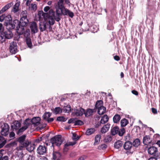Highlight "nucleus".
Segmentation results:
<instances>
[{
    "instance_id": "18",
    "label": "nucleus",
    "mask_w": 160,
    "mask_h": 160,
    "mask_svg": "<svg viewBox=\"0 0 160 160\" xmlns=\"http://www.w3.org/2000/svg\"><path fill=\"white\" fill-rule=\"evenodd\" d=\"M152 141V139L149 136L146 135L143 138V142L144 145H148L151 143Z\"/></svg>"
},
{
    "instance_id": "57",
    "label": "nucleus",
    "mask_w": 160,
    "mask_h": 160,
    "mask_svg": "<svg viewBox=\"0 0 160 160\" xmlns=\"http://www.w3.org/2000/svg\"><path fill=\"white\" fill-rule=\"evenodd\" d=\"M87 158V157L86 156L83 155L80 157L78 160H84Z\"/></svg>"
},
{
    "instance_id": "17",
    "label": "nucleus",
    "mask_w": 160,
    "mask_h": 160,
    "mask_svg": "<svg viewBox=\"0 0 160 160\" xmlns=\"http://www.w3.org/2000/svg\"><path fill=\"white\" fill-rule=\"evenodd\" d=\"M48 26L49 24L47 22L46 23L41 22L39 24V28L41 31L43 32L46 30L47 27H49Z\"/></svg>"
},
{
    "instance_id": "25",
    "label": "nucleus",
    "mask_w": 160,
    "mask_h": 160,
    "mask_svg": "<svg viewBox=\"0 0 160 160\" xmlns=\"http://www.w3.org/2000/svg\"><path fill=\"white\" fill-rule=\"evenodd\" d=\"M12 5V3H8L0 11V13H2L3 12H5L6 10L9 9L10 7H11Z\"/></svg>"
},
{
    "instance_id": "7",
    "label": "nucleus",
    "mask_w": 160,
    "mask_h": 160,
    "mask_svg": "<svg viewBox=\"0 0 160 160\" xmlns=\"http://www.w3.org/2000/svg\"><path fill=\"white\" fill-rule=\"evenodd\" d=\"M1 133L2 136H5L7 135L8 133L9 128V126L6 123H4L1 126Z\"/></svg>"
},
{
    "instance_id": "58",
    "label": "nucleus",
    "mask_w": 160,
    "mask_h": 160,
    "mask_svg": "<svg viewBox=\"0 0 160 160\" xmlns=\"http://www.w3.org/2000/svg\"><path fill=\"white\" fill-rule=\"evenodd\" d=\"M67 144H68V146H72L74 145L75 144V142H67L66 143Z\"/></svg>"
},
{
    "instance_id": "20",
    "label": "nucleus",
    "mask_w": 160,
    "mask_h": 160,
    "mask_svg": "<svg viewBox=\"0 0 160 160\" xmlns=\"http://www.w3.org/2000/svg\"><path fill=\"white\" fill-rule=\"evenodd\" d=\"M110 125L109 124H107L103 126L101 128L100 132L102 134L105 133L109 130Z\"/></svg>"
},
{
    "instance_id": "44",
    "label": "nucleus",
    "mask_w": 160,
    "mask_h": 160,
    "mask_svg": "<svg viewBox=\"0 0 160 160\" xmlns=\"http://www.w3.org/2000/svg\"><path fill=\"white\" fill-rule=\"evenodd\" d=\"M103 102L102 100L98 101L96 103L95 107L96 108H99L100 107H103L102 106Z\"/></svg>"
},
{
    "instance_id": "27",
    "label": "nucleus",
    "mask_w": 160,
    "mask_h": 160,
    "mask_svg": "<svg viewBox=\"0 0 160 160\" xmlns=\"http://www.w3.org/2000/svg\"><path fill=\"white\" fill-rule=\"evenodd\" d=\"M97 108L98 109V113L99 115H102L106 111V108L104 106L100 107Z\"/></svg>"
},
{
    "instance_id": "33",
    "label": "nucleus",
    "mask_w": 160,
    "mask_h": 160,
    "mask_svg": "<svg viewBox=\"0 0 160 160\" xmlns=\"http://www.w3.org/2000/svg\"><path fill=\"white\" fill-rule=\"evenodd\" d=\"M128 123V121L127 119L123 118L121 121V126L122 128L125 127Z\"/></svg>"
},
{
    "instance_id": "48",
    "label": "nucleus",
    "mask_w": 160,
    "mask_h": 160,
    "mask_svg": "<svg viewBox=\"0 0 160 160\" xmlns=\"http://www.w3.org/2000/svg\"><path fill=\"white\" fill-rule=\"evenodd\" d=\"M27 12L26 11H22L21 16V18H27Z\"/></svg>"
},
{
    "instance_id": "59",
    "label": "nucleus",
    "mask_w": 160,
    "mask_h": 160,
    "mask_svg": "<svg viewBox=\"0 0 160 160\" xmlns=\"http://www.w3.org/2000/svg\"><path fill=\"white\" fill-rule=\"evenodd\" d=\"M15 136L14 133L13 132H11L9 135V136L10 138H13Z\"/></svg>"
},
{
    "instance_id": "49",
    "label": "nucleus",
    "mask_w": 160,
    "mask_h": 160,
    "mask_svg": "<svg viewBox=\"0 0 160 160\" xmlns=\"http://www.w3.org/2000/svg\"><path fill=\"white\" fill-rule=\"evenodd\" d=\"M67 120V119L63 116L58 117L57 118V120L59 121L65 122Z\"/></svg>"
},
{
    "instance_id": "19",
    "label": "nucleus",
    "mask_w": 160,
    "mask_h": 160,
    "mask_svg": "<svg viewBox=\"0 0 160 160\" xmlns=\"http://www.w3.org/2000/svg\"><path fill=\"white\" fill-rule=\"evenodd\" d=\"M19 24L23 27L27 26L28 23V20L27 18H21L20 21L19 22Z\"/></svg>"
},
{
    "instance_id": "29",
    "label": "nucleus",
    "mask_w": 160,
    "mask_h": 160,
    "mask_svg": "<svg viewBox=\"0 0 160 160\" xmlns=\"http://www.w3.org/2000/svg\"><path fill=\"white\" fill-rule=\"evenodd\" d=\"M6 142V140L2 136H0V148H2Z\"/></svg>"
},
{
    "instance_id": "37",
    "label": "nucleus",
    "mask_w": 160,
    "mask_h": 160,
    "mask_svg": "<svg viewBox=\"0 0 160 160\" xmlns=\"http://www.w3.org/2000/svg\"><path fill=\"white\" fill-rule=\"evenodd\" d=\"M95 132V130L93 128H91L88 129L86 132V134L87 135H90L93 133Z\"/></svg>"
},
{
    "instance_id": "8",
    "label": "nucleus",
    "mask_w": 160,
    "mask_h": 160,
    "mask_svg": "<svg viewBox=\"0 0 160 160\" xmlns=\"http://www.w3.org/2000/svg\"><path fill=\"white\" fill-rule=\"evenodd\" d=\"M85 113V110L81 108H76V109L74 110L73 113L76 116H82Z\"/></svg>"
},
{
    "instance_id": "35",
    "label": "nucleus",
    "mask_w": 160,
    "mask_h": 160,
    "mask_svg": "<svg viewBox=\"0 0 160 160\" xmlns=\"http://www.w3.org/2000/svg\"><path fill=\"white\" fill-rule=\"evenodd\" d=\"M121 117L120 115L116 114L113 117V121L114 123H117L120 119Z\"/></svg>"
},
{
    "instance_id": "43",
    "label": "nucleus",
    "mask_w": 160,
    "mask_h": 160,
    "mask_svg": "<svg viewBox=\"0 0 160 160\" xmlns=\"http://www.w3.org/2000/svg\"><path fill=\"white\" fill-rule=\"evenodd\" d=\"M9 15H7L6 17L5 16V15L4 14H2L1 16H0V22H2L3 21L4 19H5L6 21L4 23V24L5 25V22H7L8 20V18H7V16Z\"/></svg>"
},
{
    "instance_id": "28",
    "label": "nucleus",
    "mask_w": 160,
    "mask_h": 160,
    "mask_svg": "<svg viewBox=\"0 0 160 160\" xmlns=\"http://www.w3.org/2000/svg\"><path fill=\"white\" fill-rule=\"evenodd\" d=\"M119 128L118 127H114L112 128L111 131V134L114 136L117 134Z\"/></svg>"
},
{
    "instance_id": "14",
    "label": "nucleus",
    "mask_w": 160,
    "mask_h": 160,
    "mask_svg": "<svg viewBox=\"0 0 160 160\" xmlns=\"http://www.w3.org/2000/svg\"><path fill=\"white\" fill-rule=\"evenodd\" d=\"M46 152V148L45 146L40 145L37 149V153L40 155H43Z\"/></svg>"
},
{
    "instance_id": "11",
    "label": "nucleus",
    "mask_w": 160,
    "mask_h": 160,
    "mask_svg": "<svg viewBox=\"0 0 160 160\" xmlns=\"http://www.w3.org/2000/svg\"><path fill=\"white\" fill-rule=\"evenodd\" d=\"M21 123L18 121H15L13 122V125L11 126V127L13 131H17L21 128Z\"/></svg>"
},
{
    "instance_id": "55",
    "label": "nucleus",
    "mask_w": 160,
    "mask_h": 160,
    "mask_svg": "<svg viewBox=\"0 0 160 160\" xmlns=\"http://www.w3.org/2000/svg\"><path fill=\"white\" fill-rule=\"evenodd\" d=\"M152 112L154 114H157L158 113L157 110L154 108H151Z\"/></svg>"
},
{
    "instance_id": "4",
    "label": "nucleus",
    "mask_w": 160,
    "mask_h": 160,
    "mask_svg": "<svg viewBox=\"0 0 160 160\" xmlns=\"http://www.w3.org/2000/svg\"><path fill=\"white\" fill-rule=\"evenodd\" d=\"M31 119L29 118L26 119L23 122V126L17 131L16 132V134L18 135H21L28 128L31 126Z\"/></svg>"
},
{
    "instance_id": "60",
    "label": "nucleus",
    "mask_w": 160,
    "mask_h": 160,
    "mask_svg": "<svg viewBox=\"0 0 160 160\" xmlns=\"http://www.w3.org/2000/svg\"><path fill=\"white\" fill-rule=\"evenodd\" d=\"M132 92L133 94L137 96L138 95V92L136 90H132Z\"/></svg>"
},
{
    "instance_id": "56",
    "label": "nucleus",
    "mask_w": 160,
    "mask_h": 160,
    "mask_svg": "<svg viewBox=\"0 0 160 160\" xmlns=\"http://www.w3.org/2000/svg\"><path fill=\"white\" fill-rule=\"evenodd\" d=\"M0 160H8V158L7 156H3Z\"/></svg>"
},
{
    "instance_id": "51",
    "label": "nucleus",
    "mask_w": 160,
    "mask_h": 160,
    "mask_svg": "<svg viewBox=\"0 0 160 160\" xmlns=\"http://www.w3.org/2000/svg\"><path fill=\"white\" fill-rule=\"evenodd\" d=\"M69 146H68V144L66 143L64 145V147L63 149V152L64 153H66L68 151V150L69 148L68 147Z\"/></svg>"
},
{
    "instance_id": "24",
    "label": "nucleus",
    "mask_w": 160,
    "mask_h": 160,
    "mask_svg": "<svg viewBox=\"0 0 160 160\" xmlns=\"http://www.w3.org/2000/svg\"><path fill=\"white\" fill-rule=\"evenodd\" d=\"M38 15L39 18H44V19H47V16L48 15V13H44L42 11H39Z\"/></svg>"
},
{
    "instance_id": "46",
    "label": "nucleus",
    "mask_w": 160,
    "mask_h": 160,
    "mask_svg": "<svg viewBox=\"0 0 160 160\" xmlns=\"http://www.w3.org/2000/svg\"><path fill=\"white\" fill-rule=\"evenodd\" d=\"M107 147V145L105 144H103L99 145L98 147V149L100 150H104Z\"/></svg>"
},
{
    "instance_id": "34",
    "label": "nucleus",
    "mask_w": 160,
    "mask_h": 160,
    "mask_svg": "<svg viewBox=\"0 0 160 160\" xmlns=\"http://www.w3.org/2000/svg\"><path fill=\"white\" fill-rule=\"evenodd\" d=\"M93 112V110L91 109H88L87 110L86 112L85 111L84 114L86 117H88L91 115Z\"/></svg>"
},
{
    "instance_id": "26",
    "label": "nucleus",
    "mask_w": 160,
    "mask_h": 160,
    "mask_svg": "<svg viewBox=\"0 0 160 160\" xmlns=\"http://www.w3.org/2000/svg\"><path fill=\"white\" fill-rule=\"evenodd\" d=\"M112 137L111 135H106L104 137V142L106 143H109L112 141Z\"/></svg>"
},
{
    "instance_id": "52",
    "label": "nucleus",
    "mask_w": 160,
    "mask_h": 160,
    "mask_svg": "<svg viewBox=\"0 0 160 160\" xmlns=\"http://www.w3.org/2000/svg\"><path fill=\"white\" fill-rule=\"evenodd\" d=\"M79 137L77 136V135L73 133L72 134V139L73 140H78L79 139Z\"/></svg>"
},
{
    "instance_id": "2",
    "label": "nucleus",
    "mask_w": 160,
    "mask_h": 160,
    "mask_svg": "<svg viewBox=\"0 0 160 160\" xmlns=\"http://www.w3.org/2000/svg\"><path fill=\"white\" fill-rule=\"evenodd\" d=\"M7 18H8V20L7 22H5V25L7 27H8V28L10 29H13L15 27H16V31L19 35L22 34L24 32V27L21 26L19 24L18 20H14L12 23V18L10 15H8Z\"/></svg>"
},
{
    "instance_id": "38",
    "label": "nucleus",
    "mask_w": 160,
    "mask_h": 160,
    "mask_svg": "<svg viewBox=\"0 0 160 160\" xmlns=\"http://www.w3.org/2000/svg\"><path fill=\"white\" fill-rule=\"evenodd\" d=\"M63 112H69L71 111V107L70 105H68L67 106L64 107L63 109Z\"/></svg>"
},
{
    "instance_id": "39",
    "label": "nucleus",
    "mask_w": 160,
    "mask_h": 160,
    "mask_svg": "<svg viewBox=\"0 0 160 160\" xmlns=\"http://www.w3.org/2000/svg\"><path fill=\"white\" fill-rule=\"evenodd\" d=\"M125 132V128H122L120 129H119L118 132V135L120 136H122Z\"/></svg>"
},
{
    "instance_id": "30",
    "label": "nucleus",
    "mask_w": 160,
    "mask_h": 160,
    "mask_svg": "<svg viewBox=\"0 0 160 160\" xmlns=\"http://www.w3.org/2000/svg\"><path fill=\"white\" fill-rule=\"evenodd\" d=\"M123 145V143L122 141L120 140L117 141L114 143V147L117 149H118L121 147Z\"/></svg>"
},
{
    "instance_id": "21",
    "label": "nucleus",
    "mask_w": 160,
    "mask_h": 160,
    "mask_svg": "<svg viewBox=\"0 0 160 160\" xmlns=\"http://www.w3.org/2000/svg\"><path fill=\"white\" fill-rule=\"evenodd\" d=\"M61 155L58 152H54L53 153V158L54 160H60Z\"/></svg>"
},
{
    "instance_id": "47",
    "label": "nucleus",
    "mask_w": 160,
    "mask_h": 160,
    "mask_svg": "<svg viewBox=\"0 0 160 160\" xmlns=\"http://www.w3.org/2000/svg\"><path fill=\"white\" fill-rule=\"evenodd\" d=\"M62 112V109L60 107L56 108L54 110V112L56 114H57Z\"/></svg>"
},
{
    "instance_id": "13",
    "label": "nucleus",
    "mask_w": 160,
    "mask_h": 160,
    "mask_svg": "<svg viewBox=\"0 0 160 160\" xmlns=\"http://www.w3.org/2000/svg\"><path fill=\"white\" fill-rule=\"evenodd\" d=\"M26 145H24L23 147H26L27 150L29 152L32 151L35 148V144L33 143L29 142L28 141Z\"/></svg>"
},
{
    "instance_id": "9",
    "label": "nucleus",
    "mask_w": 160,
    "mask_h": 160,
    "mask_svg": "<svg viewBox=\"0 0 160 160\" xmlns=\"http://www.w3.org/2000/svg\"><path fill=\"white\" fill-rule=\"evenodd\" d=\"M9 49L11 53L13 54L16 53L18 51L16 43L14 42L11 43L10 44Z\"/></svg>"
},
{
    "instance_id": "32",
    "label": "nucleus",
    "mask_w": 160,
    "mask_h": 160,
    "mask_svg": "<svg viewBox=\"0 0 160 160\" xmlns=\"http://www.w3.org/2000/svg\"><path fill=\"white\" fill-rule=\"evenodd\" d=\"M140 144V140L138 138L135 139L134 140L132 143L134 147H138Z\"/></svg>"
},
{
    "instance_id": "23",
    "label": "nucleus",
    "mask_w": 160,
    "mask_h": 160,
    "mask_svg": "<svg viewBox=\"0 0 160 160\" xmlns=\"http://www.w3.org/2000/svg\"><path fill=\"white\" fill-rule=\"evenodd\" d=\"M53 17H47V19H44L45 20L47 21V22L48 23L49 28L51 27V26L53 25L54 23V20L53 18Z\"/></svg>"
},
{
    "instance_id": "1",
    "label": "nucleus",
    "mask_w": 160,
    "mask_h": 160,
    "mask_svg": "<svg viewBox=\"0 0 160 160\" xmlns=\"http://www.w3.org/2000/svg\"><path fill=\"white\" fill-rule=\"evenodd\" d=\"M26 136L23 135L20 137L18 139V141L20 143L18 147L17 148V151L14 160H30L28 156L24 155L22 152V149L24 145H27L28 141H25Z\"/></svg>"
},
{
    "instance_id": "5",
    "label": "nucleus",
    "mask_w": 160,
    "mask_h": 160,
    "mask_svg": "<svg viewBox=\"0 0 160 160\" xmlns=\"http://www.w3.org/2000/svg\"><path fill=\"white\" fill-rule=\"evenodd\" d=\"M12 34L9 30L3 31L0 32V41L2 42L5 41V38L9 39L12 37Z\"/></svg>"
},
{
    "instance_id": "50",
    "label": "nucleus",
    "mask_w": 160,
    "mask_h": 160,
    "mask_svg": "<svg viewBox=\"0 0 160 160\" xmlns=\"http://www.w3.org/2000/svg\"><path fill=\"white\" fill-rule=\"evenodd\" d=\"M83 124V122L80 120H77L75 121L74 124L75 125H81Z\"/></svg>"
},
{
    "instance_id": "36",
    "label": "nucleus",
    "mask_w": 160,
    "mask_h": 160,
    "mask_svg": "<svg viewBox=\"0 0 160 160\" xmlns=\"http://www.w3.org/2000/svg\"><path fill=\"white\" fill-rule=\"evenodd\" d=\"M26 41L28 47L30 48H31L32 44L31 39L28 37H27L26 38Z\"/></svg>"
},
{
    "instance_id": "31",
    "label": "nucleus",
    "mask_w": 160,
    "mask_h": 160,
    "mask_svg": "<svg viewBox=\"0 0 160 160\" xmlns=\"http://www.w3.org/2000/svg\"><path fill=\"white\" fill-rule=\"evenodd\" d=\"M101 138V135L100 134H98L95 137V142L94 143V145H97L99 143Z\"/></svg>"
},
{
    "instance_id": "6",
    "label": "nucleus",
    "mask_w": 160,
    "mask_h": 160,
    "mask_svg": "<svg viewBox=\"0 0 160 160\" xmlns=\"http://www.w3.org/2000/svg\"><path fill=\"white\" fill-rule=\"evenodd\" d=\"M50 142L53 145L60 146L62 142L61 136L60 135L55 136L51 139Z\"/></svg>"
},
{
    "instance_id": "62",
    "label": "nucleus",
    "mask_w": 160,
    "mask_h": 160,
    "mask_svg": "<svg viewBox=\"0 0 160 160\" xmlns=\"http://www.w3.org/2000/svg\"><path fill=\"white\" fill-rule=\"evenodd\" d=\"M74 119H73V118H72V119H69L68 122V123H74Z\"/></svg>"
},
{
    "instance_id": "54",
    "label": "nucleus",
    "mask_w": 160,
    "mask_h": 160,
    "mask_svg": "<svg viewBox=\"0 0 160 160\" xmlns=\"http://www.w3.org/2000/svg\"><path fill=\"white\" fill-rule=\"evenodd\" d=\"M56 13L57 14V16H54L53 17V18H54L56 20V21L58 22L60 20V18H59V16L61 15H58L57 12Z\"/></svg>"
},
{
    "instance_id": "10",
    "label": "nucleus",
    "mask_w": 160,
    "mask_h": 160,
    "mask_svg": "<svg viewBox=\"0 0 160 160\" xmlns=\"http://www.w3.org/2000/svg\"><path fill=\"white\" fill-rule=\"evenodd\" d=\"M109 119L108 116L106 115H105L103 116L101 119L100 122H98L96 125V127L98 128L101 126V124H103L108 122Z\"/></svg>"
},
{
    "instance_id": "61",
    "label": "nucleus",
    "mask_w": 160,
    "mask_h": 160,
    "mask_svg": "<svg viewBox=\"0 0 160 160\" xmlns=\"http://www.w3.org/2000/svg\"><path fill=\"white\" fill-rule=\"evenodd\" d=\"M50 9V7L49 6H46L44 8V11L45 12H47Z\"/></svg>"
},
{
    "instance_id": "41",
    "label": "nucleus",
    "mask_w": 160,
    "mask_h": 160,
    "mask_svg": "<svg viewBox=\"0 0 160 160\" xmlns=\"http://www.w3.org/2000/svg\"><path fill=\"white\" fill-rule=\"evenodd\" d=\"M51 113L49 112H46L44 113L43 116V119H48L51 116Z\"/></svg>"
},
{
    "instance_id": "16",
    "label": "nucleus",
    "mask_w": 160,
    "mask_h": 160,
    "mask_svg": "<svg viewBox=\"0 0 160 160\" xmlns=\"http://www.w3.org/2000/svg\"><path fill=\"white\" fill-rule=\"evenodd\" d=\"M132 147V143L129 141L126 142L123 145L124 148L126 150H130Z\"/></svg>"
},
{
    "instance_id": "3",
    "label": "nucleus",
    "mask_w": 160,
    "mask_h": 160,
    "mask_svg": "<svg viewBox=\"0 0 160 160\" xmlns=\"http://www.w3.org/2000/svg\"><path fill=\"white\" fill-rule=\"evenodd\" d=\"M64 0H59L57 3L55 5L57 13L58 15L63 14L64 15H68L71 18H72L74 16L73 13L65 8L63 4Z\"/></svg>"
},
{
    "instance_id": "42",
    "label": "nucleus",
    "mask_w": 160,
    "mask_h": 160,
    "mask_svg": "<svg viewBox=\"0 0 160 160\" xmlns=\"http://www.w3.org/2000/svg\"><path fill=\"white\" fill-rule=\"evenodd\" d=\"M20 5V3L19 2L16 3L15 5L13 7V11L14 12H16L18 11V7Z\"/></svg>"
},
{
    "instance_id": "45",
    "label": "nucleus",
    "mask_w": 160,
    "mask_h": 160,
    "mask_svg": "<svg viewBox=\"0 0 160 160\" xmlns=\"http://www.w3.org/2000/svg\"><path fill=\"white\" fill-rule=\"evenodd\" d=\"M55 16V13L54 11L52 9H50L49 11V13L48 14V15L47 16L48 17H53Z\"/></svg>"
},
{
    "instance_id": "53",
    "label": "nucleus",
    "mask_w": 160,
    "mask_h": 160,
    "mask_svg": "<svg viewBox=\"0 0 160 160\" xmlns=\"http://www.w3.org/2000/svg\"><path fill=\"white\" fill-rule=\"evenodd\" d=\"M30 35L29 31L28 30H27L24 33V36L26 38L28 37V36Z\"/></svg>"
},
{
    "instance_id": "64",
    "label": "nucleus",
    "mask_w": 160,
    "mask_h": 160,
    "mask_svg": "<svg viewBox=\"0 0 160 160\" xmlns=\"http://www.w3.org/2000/svg\"><path fill=\"white\" fill-rule=\"evenodd\" d=\"M54 120V119L53 118H48L47 120V121L48 122H52Z\"/></svg>"
},
{
    "instance_id": "40",
    "label": "nucleus",
    "mask_w": 160,
    "mask_h": 160,
    "mask_svg": "<svg viewBox=\"0 0 160 160\" xmlns=\"http://www.w3.org/2000/svg\"><path fill=\"white\" fill-rule=\"evenodd\" d=\"M37 5L35 4L32 3L30 6H29V8L30 10H32L34 11H35L37 9Z\"/></svg>"
},
{
    "instance_id": "63",
    "label": "nucleus",
    "mask_w": 160,
    "mask_h": 160,
    "mask_svg": "<svg viewBox=\"0 0 160 160\" xmlns=\"http://www.w3.org/2000/svg\"><path fill=\"white\" fill-rule=\"evenodd\" d=\"M114 58L115 60L117 61H119L120 59L119 57L117 55L114 56Z\"/></svg>"
},
{
    "instance_id": "12",
    "label": "nucleus",
    "mask_w": 160,
    "mask_h": 160,
    "mask_svg": "<svg viewBox=\"0 0 160 160\" xmlns=\"http://www.w3.org/2000/svg\"><path fill=\"white\" fill-rule=\"evenodd\" d=\"M31 120L32 124L34 126H38L40 123L41 118L38 117H33L32 119H31Z\"/></svg>"
},
{
    "instance_id": "22",
    "label": "nucleus",
    "mask_w": 160,
    "mask_h": 160,
    "mask_svg": "<svg viewBox=\"0 0 160 160\" xmlns=\"http://www.w3.org/2000/svg\"><path fill=\"white\" fill-rule=\"evenodd\" d=\"M158 151L157 148L155 147H150L148 149V153L151 155L155 154Z\"/></svg>"
},
{
    "instance_id": "15",
    "label": "nucleus",
    "mask_w": 160,
    "mask_h": 160,
    "mask_svg": "<svg viewBox=\"0 0 160 160\" xmlns=\"http://www.w3.org/2000/svg\"><path fill=\"white\" fill-rule=\"evenodd\" d=\"M30 28L31 32L33 33H35L38 32V27L35 22H31L30 24Z\"/></svg>"
}]
</instances>
